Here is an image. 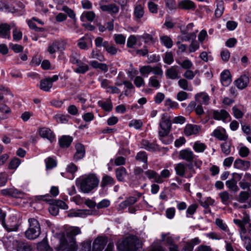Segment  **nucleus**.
Masks as SVG:
<instances>
[{
  "mask_svg": "<svg viewBox=\"0 0 251 251\" xmlns=\"http://www.w3.org/2000/svg\"><path fill=\"white\" fill-rule=\"evenodd\" d=\"M78 183L81 191L88 193L98 187L99 179L95 174H90L81 177Z\"/></svg>",
  "mask_w": 251,
  "mask_h": 251,
  "instance_id": "f257e3e1",
  "label": "nucleus"
},
{
  "mask_svg": "<svg viewBox=\"0 0 251 251\" xmlns=\"http://www.w3.org/2000/svg\"><path fill=\"white\" fill-rule=\"evenodd\" d=\"M141 241L136 236H129L124 240L119 241L117 248L119 251H137L142 247Z\"/></svg>",
  "mask_w": 251,
  "mask_h": 251,
  "instance_id": "f03ea898",
  "label": "nucleus"
},
{
  "mask_svg": "<svg viewBox=\"0 0 251 251\" xmlns=\"http://www.w3.org/2000/svg\"><path fill=\"white\" fill-rule=\"evenodd\" d=\"M29 226L25 232V236L28 239H34L40 234V226L38 221L34 218L28 220Z\"/></svg>",
  "mask_w": 251,
  "mask_h": 251,
  "instance_id": "7ed1b4c3",
  "label": "nucleus"
},
{
  "mask_svg": "<svg viewBox=\"0 0 251 251\" xmlns=\"http://www.w3.org/2000/svg\"><path fill=\"white\" fill-rule=\"evenodd\" d=\"M66 47V42L62 40H56L49 44L47 51L53 58L57 51H63Z\"/></svg>",
  "mask_w": 251,
  "mask_h": 251,
  "instance_id": "20e7f679",
  "label": "nucleus"
},
{
  "mask_svg": "<svg viewBox=\"0 0 251 251\" xmlns=\"http://www.w3.org/2000/svg\"><path fill=\"white\" fill-rule=\"evenodd\" d=\"M171 125L172 124L168 114L166 113L162 114L159 123V126L161 129L158 132H161V134H165L167 132H170Z\"/></svg>",
  "mask_w": 251,
  "mask_h": 251,
  "instance_id": "39448f33",
  "label": "nucleus"
},
{
  "mask_svg": "<svg viewBox=\"0 0 251 251\" xmlns=\"http://www.w3.org/2000/svg\"><path fill=\"white\" fill-rule=\"evenodd\" d=\"M58 251H76L77 245L76 243H71L67 239H61L59 245L56 248Z\"/></svg>",
  "mask_w": 251,
  "mask_h": 251,
  "instance_id": "423d86ee",
  "label": "nucleus"
},
{
  "mask_svg": "<svg viewBox=\"0 0 251 251\" xmlns=\"http://www.w3.org/2000/svg\"><path fill=\"white\" fill-rule=\"evenodd\" d=\"M106 1L100 0L99 5L100 9L104 12H107L110 14H116L119 12V8L118 5L114 3L106 4Z\"/></svg>",
  "mask_w": 251,
  "mask_h": 251,
  "instance_id": "0eeeda50",
  "label": "nucleus"
},
{
  "mask_svg": "<svg viewBox=\"0 0 251 251\" xmlns=\"http://www.w3.org/2000/svg\"><path fill=\"white\" fill-rule=\"evenodd\" d=\"M196 157V155L190 149H185L181 150L178 154L179 159L184 160L187 162H193Z\"/></svg>",
  "mask_w": 251,
  "mask_h": 251,
  "instance_id": "6e6552de",
  "label": "nucleus"
},
{
  "mask_svg": "<svg viewBox=\"0 0 251 251\" xmlns=\"http://www.w3.org/2000/svg\"><path fill=\"white\" fill-rule=\"evenodd\" d=\"M145 0L138 1L134 8V16L137 20L141 19L144 15Z\"/></svg>",
  "mask_w": 251,
  "mask_h": 251,
  "instance_id": "1a4fd4ad",
  "label": "nucleus"
},
{
  "mask_svg": "<svg viewBox=\"0 0 251 251\" xmlns=\"http://www.w3.org/2000/svg\"><path fill=\"white\" fill-rule=\"evenodd\" d=\"M80 233L81 230L78 227H73L68 229L67 231L66 236L63 237L62 239H67L68 242L71 243H76L75 237Z\"/></svg>",
  "mask_w": 251,
  "mask_h": 251,
  "instance_id": "9d476101",
  "label": "nucleus"
},
{
  "mask_svg": "<svg viewBox=\"0 0 251 251\" xmlns=\"http://www.w3.org/2000/svg\"><path fill=\"white\" fill-rule=\"evenodd\" d=\"M39 135L43 138H46L51 143L55 141V135L50 128L46 127H41L38 130Z\"/></svg>",
  "mask_w": 251,
  "mask_h": 251,
  "instance_id": "9b49d317",
  "label": "nucleus"
},
{
  "mask_svg": "<svg viewBox=\"0 0 251 251\" xmlns=\"http://www.w3.org/2000/svg\"><path fill=\"white\" fill-rule=\"evenodd\" d=\"M233 222L240 227V234H246L247 232L246 225L251 224L250 218L249 216L244 217L242 220L234 219Z\"/></svg>",
  "mask_w": 251,
  "mask_h": 251,
  "instance_id": "f8f14e48",
  "label": "nucleus"
},
{
  "mask_svg": "<svg viewBox=\"0 0 251 251\" xmlns=\"http://www.w3.org/2000/svg\"><path fill=\"white\" fill-rule=\"evenodd\" d=\"M2 224L6 230L9 232L16 231L18 227L17 218L15 216L11 217L6 224L2 221Z\"/></svg>",
  "mask_w": 251,
  "mask_h": 251,
  "instance_id": "ddd939ff",
  "label": "nucleus"
},
{
  "mask_svg": "<svg viewBox=\"0 0 251 251\" xmlns=\"http://www.w3.org/2000/svg\"><path fill=\"white\" fill-rule=\"evenodd\" d=\"M106 243V238L102 237L97 238L93 244V251H102Z\"/></svg>",
  "mask_w": 251,
  "mask_h": 251,
  "instance_id": "4468645a",
  "label": "nucleus"
},
{
  "mask_svg": "<svg viewBox=\"0 0 251 251\" xmlns=\"http://www.w3.org/2000/svg\"><path fill=\"white\" fill-rule=\"evenodd\" d=\"M15 26L14 24H11L9 25L7 24H2L0 25V37L4 39L10 38V28Z\"/></svg>",
  "mask_w": 251,
  "mask_h": 251,
  "instance_id": "2eb2a0df",
  "label": "nucleus"
},
{
  "mask_svg": "<svg viewBox=\"0 0 251 251\" xmlns=\"http://www.w3.org/2000/svg\"><path fill=\"white\" fill-rule=\"evenodd\" d=\"M76 152L74 155L73 159L75 162L82 159L85 153V150L84 146L80 144L77 143L75 146Z\"/></svg>",
  "mask_w": 251,
  "mask_h": 251,
  "instance_id": "dca6fc26",
  "label": "nucleus"
},
{
  "mask_svg": "<svg viewBox=\"0 0 251 251\" xmlns=\"http://www.w3.org/2000/svg\"><path fill=\"white\" fill-rule=\"evenodd\" d=\"M213 117L216 120H221L223 122H225L226 120L228 118H229V120H230V115L224 109L214 111L213 112Z\"/></svg>",
  "mask_w": 251,
  "mask_h": 251,
  "instance_id": "f3484780",
  "label": "nucleus"
},
{
  "mask_svg": "<svg viewBox=\"0 0 251 251\" xmlns=\"http://www.w3.org/2000/svg\"><path fill=\"white\" fill-rule=\"evenodd\" d=\"M178 7L181 9L194 10L196 7L195 3L191 0H182L178 3Z\"/></svg>",
  "mask_w": 251,
  "mask_h": 251,
  "instance_id": "a211bd4d",
  "label": "nucleus"
},
{
  "mask_svg": "<svg viewBox=\"0 0 251 251\" xmlns=\"http://www.w3.org/2000/svg\"><path fill=\"white\" fill-rule=\"evenodd\" d=\"M200 130V127L196 125L188 124L185 126L184 132L186 136L196 135Z\"/></svg>",
  "mask_w": 251,
  "mask_h": 251,
  "instance_id": "6ab92c4d",
  "label": "nucleus"
},
{
  "mask_svg": "<svg viewBox=\"0 0 251 251\" xmlns=\"http://www.w3.org/2000/svg\"><path fill=\"white\" fill-rule=\"evenodd\" d=\"M196 101L202 104L208 105L209 101V97L208 95L204 92L197 93L195 96Z\"/></svg>",
  "mask_w": 251,
  "mask_h": 251,
  "instance_id": "aec40b11",
  "label": "nucleus"
},
{
  "mask_svg": "<svg viewBox=\"0 0 251 251\" xmlns=\"http://www.w3.org/2000/svg\"><path fill=\"white\" fill-rule=\"evenodd\" d=\"M249 83V78L246 75H241L239 78L235 81V84L239 89L245 88Z\"/></svg>",
  "mask_w": 251,
  "mask_h": 251,
  "instance_id": "412c9836",
  "label": "nucleus"
},
{
  "mask_svg": "<svg viewBox=\"0 0 251 251\" xmlns=\"http://www.w3.org/2000/svg\"><path fill=\"white\" fill-rule=\"evenodd\" d=\"M239 184L242 189H250L251 187V175L248 173L245 174L244 178L239 182Z\"/></svg>",
  "mask_w": 251,
  "mask_h": 251,
  "instance_id": "4be33fe9",
  "label": "nucleus"
},
{
  "mask_svg": "<svg viewBox=\"0 0 251 251\" xmlns=\"http://www.w3.org/2000/svg\"><path fill=\"white\" fill-rule=\"evenodd\" d=\"M234 167L241 170H246L250 167V162L240 159H236L233 164Z\"/></svg>",
  "mask_w": 251,
  "mask_h": 251,
  "instance_id": "5701e85b",
  "label": "nucleus"
},
{
  "mask_svg": "<svg viewBox=\"0 0 251 251\" xmlns=\"http://www.w3.org/2000/svg\"><path fill=\"white\" fill-rule=\"evenodd\" d=\"M92 214V211L89 210H77L71 211L68 214L69 217H79L84 218L86 216Z\"/></svg>",
  "mask_w": 251,
  "mask_h": 251,
  "instance_id": "b1692460",
  "label": "nucleus"
},
{
  "mask_svg": "<svg viewBox=\"0 0 251 251\" xmlns=\"http://www.w3.org/2000/svg\"><path fill=\"white\" fill-rule=\"evenodd\" d=\"M137 201V198L135 197H128L125 201L120 203L119 205L118 209L122 210L128 206H129Z\"/></svg>",
  "mask_w": 251,
  "mask_h": 251,
  "instance_id": "393cba45",
  "label": "nucleus"
},
{
  "mask_svg": "<svg viewBox=\"0 0 251 251\" xmlns=\"http://www.w3.org/2000/svg\"><path fill=\"white\" fill-rule=\"evenodd\" d=\"M219 196L221 199V202L225 205H228L232 201V196L226 191L220 193Z\"/></svg>",
  "mask_w": 251,
  "mask_h": 251,
  "instance_id": "a878e982",
  "label": "nucleus"
},
{
  "mask_svg": "<svg viewBox=\"0 0 251 251\" xmlns=\"http://www.w3.org/2000/svg\"><path fill=\"white\" fill-rule=\"evenodd\" d=\"M53 86L50 79L48 77L43 78L40 80L39 88L41 90L45 92L50 91Z\"/></svg>",
  "mask_w": 251,
  "mask_h": 251,
  "instance_id": "bb28decb",
  "label": "nucleus"
},
{
  "mask_svg": "<svg viewBox=\"0 0 251 251\" xmlns=\"http://www.w3.org/2000/svg\"><path fill=\"white\" fill-rule=\"evenodd\" d=\"M144 174L149 179H153L155 182L161 183L164 181L163 180H162L161 178L159 177V175H158V174L153 170H148L145 171Z\"/></svg>",
  "mask_w": 251,
  "mask_h": 251,
  "instance_id": "cd10ccee",
  "label": "nucleus"
},
{
  "mask_svg": "<svg viewBox=\"0 0 251 251\" xmlns=\"http://www.w3.org/2000/svg\"><path fill=\"white\" fill-rule=\"evenodd\" d=\"M73 138L72 136L63 135L59 139V143L61 148H68L72 142Z\"/></svg>",
  "mask_w": 251,
  "mask_h": 251,
  "instance_id": "c85d7f7f",
  "label": "nucleus"
},
{
  "mask_svg": "<svg viewBox=\"0 0 251 251\" xmlns=\"http://www.w3.org/2000/svg\"><path fill=\"white\" fill-rule=\"evenodd\" d=\"M201 240L197 237L187 242L183 247L184 251H193L195 245L199 244Z\"/></svg>",
  "mask_w": 251,
  "mask_h": 251,
  "instance_id": "c756f323",
  "label": "nucleus"
},
{
  "mask_svg": "<svg viewBox=\"0 0 251 251\" xmlns=\"http://www.w3.org/2000/svg\"><path fill=\"white\" fill-rule=\"evenodd\" d=\"M211 135L221 141H225L228 139V136L224 129H216Z\"/></svg>",
  "mask_w": 251,
  "mask_h": 251,
  "instance_id": "7c9ffc66",
  "label": "nucleus"
},
{
  "mask_svg": "<svg viewBox=\"0 0 251 251\" xmlns=\"http://www.w3.org/2000/svg\"><path fill=\"white\" fill-rule=\"evenodd\" d=\"M115 182V181L113 177L108 175H105L102 178L100 186L102 188H104L106 186H112Z\"/></svg>",
  "mask_w": 251,
  "mask_h": 251,
  "instance_id": "2f4dec72",
  "label": "nucleus"
},
{
  "mask_svg": "<svg viewBox=\"0 0 251 251\" xmlns=\"http://www.w3.org/2000/svg\"><path fill=\"white\" fill-rule=\"evenodd\" d=\"M167 76L170 79H175L178 78V71L177 70V66H174L168 69L166 71Z\"/></svg>",
  "mask_w": 251,
  "mask_h": 251,
  "instance_id": "473e14b6",
  "label": "nucleus"
},
{
  "mask_svg": "<svg viewBox=\"0 0 251 251\" xmlns=\"http://www.w3.org/2000/svg\"><path fill=\"white\" fill-rule=\"evenodd\" d=\"M221 81L223 86H228L231 82L230 72L228 70L224 71L221 74Z\"/></svg>",
  "mask_w": 251,
  "mask_h": 251,
  "instance_id": "72a5a7b5",
  "label": "nucleus"
},
{
  "mask_svg": "<svg viewBox=\"0 0 251 251\" xmlns=\"http://www.w3.org/2000/svg\"><path fill=\"white\" fill-rule=\"evenodd\" d=\"M226 185L228 190L233 192H237L239 190L237 185V182L234 178L226 181Z\"/></svg>",
  "mask_w": 251,
  "mask_h": 251,
  "instance_id": "f704fd0d",
  "label": "nucleus"
},
{
  "mask_svg": "<svg viewBox=\"0 0 251 251\" xmlns=\"http://www.w3.org/2000/svg\"><path fill=\"white\" fill-rule=\"evenodd\" d=\"M142 148L148 151H154L157 149L156 145L152 142H150L147 140H143L141 142Z\"/></svg>",
  "mask_w": 251,
  "mask_h": 251,
  "instance_id": "c9c22d12",
  "label": "nucleus"
},
{
  "mask_svg": "<svg viewBox=\"0 0 251 251\" xmlns=\"http://www.w3.org/2000/svg\"><path fill=\"white\" fill-rule=\"evenodd\" d=\"M231 142L228 139L225 141L224 142L221 143L220 145L222 151L226 155H227L230 154L231 152Z\"/></svg>",
  "mask_w": 251,
  "mask_h": 251,
  "instance_id": "e433bc0d",
  "label": "nucleus"
},
{
  "mask_svg": "<svg viewBox=\"0 0 251 251\" xmlns=\"http://www.w3.org/2000/svg\"><path fill=\"white\" fill-rule=\"evenodd\" d=\"M246 234H240L244 247L247 251H251V239L247 236Z\"/></svg>",
  "mask_w": 251,
  "mask_h": 251,
  "instance_id": "4c0bfd02",
  "label": "nucleus"
},
{
  "mask_svg": "<svg viewBox=\"0 0 251 251\" xmlns=\"http://www.w3.org/2000/svg\"><path fill=\"white\" fill-rule=\"evenodd\" d=\"M251 198V189L240 192L238 197V201L240 202H244Z\"/></svg>",
  "mask_w": 251,
  "mask_h": 251,
  "instance_id": "58836bf2",
  "label": "nucleus"
},
{
  "mask_svg": "<svg viewBox=\"0 0 251 251\" xmlns=\"http://www.w3.org/2000/svg\"><path fill=\"white\" fill-rule=\"evenodd\" d=\"M104 48L105 50L111 55H115L118 51V49L116 46L112 44H109V42H105L104 44Z\"/></svg>",
  "mask_w": 251,
  "mask_h": 251,
  "instance_id": "ea45409f",
  "label": "nucleus"
},
{
  "mask_svg": "<svg viewBox=\"0 0 251 251\" xmlns=\"http://www.w3.org/2000/svg\"><path fill=\"white\" fill-rule=\"evenodd\" d=\"M175 170L177 175L184 176L186 171V165L183 163H179L176 165Z\"/></svg>",
  "mask_w": 251,
  "mask_h": 251,
  "instance_id": "a19ab883",
  "label": "nucleus"
},
{
  "mask_svg": "<svg viewBox=\"0 0 251 251\" xmlns=\"http://www.w3.org/2000/svg\"><path fill=\"white\" fill-rule=\"evenodd\" d=\"M215 224L219 228H220L221 230L226 232L229 235L231 236L232 235L228 228L227 226L223 221V220L218 218L216 219L215 220Z\"/></svg>",
  "mask_w": 251,
  "mask_h": 251,
  "instance_id": "79ce46f5",
  "label": "nucleus"
},
{
  "mask_svg": "<svg viewBox=\"0 0 251 251\" xmlns=\"http://www.w3.org/2000/svg\"><path fill=\"white\" fill-rule=\"evenodd\" d=\"M17 251H31V246L27 243L18 242L16 245Z\"/></svg>",
  "mask_w": 251,
  "mask_h": 251,
  "instance_id": "37998d69",
  "label": "nucleus"
},
{
  "mask_svg": "<svg viewBox=\"0 0 251 251\" xmlns=\"http://www.w3.org/2000/svg\"><path fill=\"white\" fill-rule=\"evenodd\" d=\"M116 175L117 178L119 181H123L126 175V169L123 167L117 169L116 170Z\"/></svg>",
  "mask_w": 251,
  "mask_h": 251,
  "instance_id": "c03bdc74",
  "label": "nucleus"
},
{
  "mask_svg": "<svg viewBox=\"0 0 251 251\" xmlns=\"http://www.w3.org/2000/svg\"><path fill=\"white\" fill-rule=\"evenodd\" d=\"M37 249L38 251H51L47 240L44 239L43 241L37 245Z\"/></svg>",
  "mask_w": 251,
  "mask_h": 251,
  "instance_id": "a18cd8bd",
  "label": "nucleus"
},
{
  "mask_svg": "<svg viewBox=\"0 0 251 251\" xmlns=\"http://www.w3.org/2000/svg\"><path fill=\"white\" fill-rule=\"evenodd\" d=\"M77 66V67L75 70V72L77 73L84 74L89 69L88 65L81 61Z\"/></svg>",
  "mask_w": 251,
  "mask_h": 251,
  "instance_id": "49530a36",
  "label": "nucleus"
},
{
  "mask_svg": "<svg viewBox=\"0 0 251 251\" xmlns=\"http://www.w3.org/2000/svg\"><path fill=\"white\" fill-rule=\"evenodd\" d=\"M98 103L100 106L106 111H110L112 109V103L110 100L106 101L100 100Z\"/></svg>",
  "mask_w": 251,
  "mask_h": 251,
  "instance_id": "de8ad7c7",
  "label": "nucleus"
},
{
  "mask_svg": "<svg viewBox=\"0 0 251 251\" xmlns=\"http://www.w3.org/2000/svg\"><path fill=\"white\" fill-rule=\"evenodd\" d=\"M135 159L137 161L142 162L146 164L147 165L148 162V156L145 151H141L138 152L135 156ZM147 168L145 167L146 169Z\"/></svg>",
  "mask_w": 251,
  "mask_h": 251,
  "instance_id": "09e8293b",
  "label": "nucleus"
},
{
  "mask_svg": "<svg viewBox=\"0 0 251 251\" xmlns=\"http://www.w3.org/2000/svg\"><path fill=\"white\" fill-rule=\"evenodd\" d=\"M165 106L168 110L177 109L179 107L178 103L175 101H173L170 99H167L164 102Z\"/></svg>",
  "mask_w": 251,
  "mask_h": 251,
  "instance_id": "8fccbe9b",
  "label": "nucleus"
},
{
  "mask_svg": "<svg viewBox=\"0 0 251 251\" xmlns=\"http://www.w3.org/2000/svg\"><path fill=\"white\" fill-rule=\"evenodd\" d=\"M169 133V132H167L165 134H161V132H158L160 140L166 145L170 144L173 142L172 138L168 136Z\"/></svg>",
  "mask_w": 251,
  "mask_h": 251,
  "instance_id": "3c124183",
  "label": "nucleus"
},
{
  "mask_svg": "<svg viewBox=\"0 0 251 251\" xmlns=\"http://www.w3.org/2000/svg\"><path fill=\"white\" fill-rule=\"evenodd\" d=\"M193 148L197 152H202L206 149V146L203 143L197 141L194 143Z\"/></svg>",
  "mask_w": 251,
  "mask_h": 251,
  "instance_id": "603ef678",
  "label": "nucleus"
},
{
  "mask_svg": "<svg viewBox=\"0 0 251 251\" xmlns=\"http://www.w3.org/2000/svg\"><path fill=\"white\" fill-rule=\"evenodd\" d=\"M160 41L167 48H171L173 46V42L171 38L168 36H163L160 37Z\"/></svg>",
  "mask_w": 251,
  "mask_h": 251,
  "instance_id": "864d4df0",
  "label": "nucleus"
},
{
  "mask_svg": "<svg viewBox=\"0 0 251 251\" xmlns=\"http://www.w3.org/2000/svg\"><path fill=\"white\" fill-rule=\"evenodd\" d=\"M179 86L184 90L192 91L193 88L191 86H189L188 82L187 80L184 78L180 79L178 81Z\"/></svg>",
  "mask_w": 251,
  "mask_h": 251,
  "instance_id": "5fc2aeb1",
  "label": "nucleus"
},
{
  "mask_svg": "<svg viewBox=\"0 0 251 251\" xmlns=\"http://www.w3.org/2000/svg\"><path fill=\"white\" fill-rule=\"evenodd\" d=\"M128 126L136 129H140L143 126V122L141 120L133 119L129 122Z\"/></svg>",
  "mask_w": 251,
  "mask_h": 251,
  "instance_id": "6e6d98bb",
  "label": "nucleus"
},
{
  "mask_svg": "<svg viewBox=\"0 0 251 251\" xmlns=\"http://www.w3.org/2000/svg\"><path fill=\"white\" fill-rule=\"evenodd\" d=\"M62 11L66 13L70 18L74 20L75 23V14L72 9H70L67 6H63L62 8ZM75 27H77V25L75 24Z\"/></svg>",
  "mask_w": 251,
  "mask_h": 251,
  "instance_id": "4d7b16f0",
  "label": "nucleus"
},
{
  "mask_svg": "<svg viewBox=\"0 0 251 251\" xmlns=\"http://www.w3.org/2000/svg\"><path fill=\"white\" fill-rule=\"evenodd\" d=\"M149 85L158 89L160 87L159 81L157 79L156 76H151L149 80Z\"/></svg>",
  "mask_w": 251,
  "mask_h": 251,
  "instance_id": "13d9d810",
  "label": "nucleus"
},
{
  "mask_svg": "<svg viewBox=\"0 0 251 251\" xmlns=\"http://www.w3.org/2000/svg\"><path fill=\"white\" fill-rule=\"evenodd\" d=\"M162 242H164L168 244V245H170V247L172 245H174L173 243V239L172 237L170 235V233H162L161 234Z\"/></svg>",
  "mask_w": 251,
  "mask_h": 251,
  "instance_id": "bf43d9fd",
  "label": "nucleus"
},
{
  "mask_svg": "<svg viewBox=\"0 0 251 251\" xmlns=\"http://www.w3.org/2000/svg\"><path fill=\"white\" fill-rule=\"evenodd\" d=\"M224 10V3L222 1H219L217 5V8L215 14L216 17L220 18L223 14Z\"/></svg>",
  "mask_w": 251,
  "mask_h": 251,
  "instance_id": "052dcab7",
  "label": "nucleus"
},
{
  "mask_svg": "<svg viewBox=\"0 0 251 251\" xmlns=\"http://www.w3.org/2000/svg\"><path fill=\"white\" fill-rule=\"evenodd\" d=\"M91 58L97 59L100 61L102 62L105 60L104 56L98 50H93L91 53Z\"/></svg>",
  "mask_w": 251,
  "mask_h": 251,
  "instance_id": "680f3d73",
  "label": "nucleus"
},
{
  "mask_svg": "<svg viewBox=\"0 0 251 251\" xmlns=\"http://www.w3.org/2000/svg\"><path fill=\"white\" fill-rule=\"evenodd\" d=\"M163 61L168 65L171 64L174 62V56L171 52H166L163 57Z\"/></svg>",
  "mask_w": 251,
  "mask_h": 251,
  "instance_id": "e2e57ef3",
  "label": "nucleus"
},
{
  "mask_svg": "<svg viewBox=\"0 0 251 251\" xmlns=\"http://www.w3.org/2000/svg\"><path fill=\"white\" fill-rule=\"evenodd\" d=\"M198 207V205L196 203H193L188 207L186 210V217L189 218L192 216L196 211Z\"/></svg>",
  "mask_w": 251,
  "mask_h": 251,
  "instance_id": "0e129e2a",
  "label": "nucleus"
},
{
  "mask_svg": "<svg viewBox=\"0 0 251 251\" xmlns=\"http://www.w3.org/2000/svg\"><path fill=\"white\" fill-rule=\"evenodd\" d=\"M83 17H85L90 22L93 21L95 18V14L93 11H87L83 12L81 16V20L83 21Z\"/></svg>",
  "mask_w": 251,
  "mask_h": 251,
  "instance_id": "69168bd1",
  "label": "nucleus"
},
{
  "mask_svg": "<svg viewBox=\"0 0 251 251\" xmlns=\"http://www.w3.org/2000/svg\"><path fill=\"white\" fill-rule=\"evenodd\" d=\"M140 73L141 75L145 77H148L149 74L151 72V66H144L140 68Z\"/></svg>",
  "mask_w": 251,
  "mask_h": 251,
  "instance_id": "338daca9",
  "label": "nucleus"
},
{
  "mask_svg": "<svg viewBox=\"0 0 251 251\" xmlns=\"http://www.w3.org/2000/svg\"><path fill=\"white\" fill-rule=\"evenodd\" d=\"M114 39L117 44L124 45L126 42V37L122 34H115Z\"/></svg>",
  "mask_w": 251,
  "mask_h": 251,
  "instance_id": "774afa93",
  "label": "nucleus"
}]
</instances>
